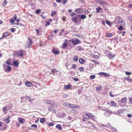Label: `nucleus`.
Returning <instances> with one entry per match:
<instances>
[{
  "instance_id": "57",
  "label": "nucleus",
  "mask_w": 132,
  "mask_h": 132,
  "mask_svg": "<svg viewBox=\"0 0 132 132\" xmlns=\"http://www.w3.org/2000/svg\"><path fill=\"white\" fill-rule=\"evenodd\" d=\"M10 22L11 23H13L14 22V20L13 19L11 18L10 20Z\"/></svg>"
},
{
  "instance_id": "40",
  "label": "nucleus",
  "mask_w": 132,
  "mask_h": 132,
  "mask_svg": "<svg viewBox=\"0 0 132 132\" xmlns=\"http://www.w3.org/2000/svg\"><path fill=\"white\" fill-rule=\"evenodd\" d=\"M6 63L9 65H10L11 64V63H10V61L9 60H8L6 61Z\"/></svg>"
},
{
  "instance_id": "35",
  "label": "nucleus",
  "mask_w": 132,
  "mask_h": 132,
  "mask_svg": "<svg viewBox=\"0 0 132 132\" xmlns=\"http://www.w3.org/2000/svg\"><path fill=\"white\" fill-rule=\"evenodd\" d=\"M112 36V34L111 33H108L107 34L106 37H111Z\"/></svg>"
},
{
  "instance_id": "34",
  "label": "nucleus",
  "mask_w": 132,
  "mask_h": 132,
  "mask_svg": "<svg viewBox=\"0 0 132 132\" xmlns=\"http://www.w3.org/2000/svg\"><path fill=\"white\" fill-rule=\"evenodd\" d=\"M96 77L94 75H92L90 77V79H93L95 78Z\"/></svg>"
},
{
  "instance_id": "5",
  "label": "nucleus",
  "mask_w": 132,
  "mask_h": 132,
  "mask_svg": "<svg viewBox=\"0 0 132 132\" xmlns=\"http://www.w3.org/2000/svg\"><path fill=\"white\" fill-rule=\"evenodd\" d=\"M28 39L29 42L27 43L26 44V47L28 48H29L31 47L32 44V41L30 38L28 37Z\"/></svg>"
},
{
  "instance_id": "24",
  "label": "nucleus",
  "mask_w": 132,
  "mask_h": 132,
  "mask_svg": "<svg viewBox=\"0 0 132 132\" xmlns=\"http://www.w3.org/2000/svg\"><path fill=\"white\" fill-rule=\"evenodd\" d=\"M70 103L67 102H65L63 103L64 106L67 107H69Z\"/></svg>"
},
{
  "instance_id": "38",
  "label": "nucleus",
  "mask_w": 132,
  "mask_h": 132,
  "mask_svg": "<svg viewBox=\"0 0 132 132\" xmlns=\"http://www.w3.org/2000/svg\"><path fill=\"white\" fill-rule=\"evenodd\" d=\"M45 121V119L44 118H42L40 119V121L41 122L43 123Z\"/></svg>"
},
{
  "instance_id": "17",
  "label": "nucleus",
  "mask_w": 132,
  "mask_h": 132,
  "mask_svg": "<svg viewBox=\"0 0 132 132\" xmlns=\"http://www.w3.org/2000/svg\"><path fill=\"white\" fill-rule=\"evenodd\" d=\"M96 2L97 3L102 5L103 4L105 3V2L101 0H96Z\"/></svg>"
},
{
  "instance_id": "33",
  "label": "nucleus",
  "mask_w": 132,
  "mask_h": 132,
  "mask_svg": "<svg viewBox=\"0 0 132 132\" xmlns=\"http://www.w3.org/2000/svg\"><path fill=\"white\" fill-rule=\"evenodd\" d=\"M58 71L56 70L55 69H53L51 70V72L53 73H55L58 72Z\"/></svg>"
},
{
  "instance_id": "15",
  "label": "nucleus",
  "mask_w": 132,
  "mask_h": 132,
  "mask_svg": "<svg viewBox=\"0 0 132 132\" xmlns=\"http://www.w3.org/2000/svg\"><path fill=\"white\" fill-rule=\"evenodd\" d=\"M25 84L28 87H30L31 86L32 84L31 82L28 81H27L26 82Z\"/></svg>"
},
{
  "instance_id": "31",
  "label": "nucleus",
  "mask_w": 132,
  "mask_h": 132,
  "mask_svg": "<svg viewBox=\"0 0 132 132\" xmlns=\"http://www.w3.org/2000/svg\"><path fill=\"white\" fill-rule=\"evenodd\" d=\"M73 60L75 62H76L78 60V57L77 56H75L73 58Z\"/></svg>"
},
{
  "instance_id": "9",
  "label": "nucleus",
  "mask_w": 132,
  "mask_h": 132,
  "mask_svg": "<svg viewBox=\"0 0 132 132\" xmlns=\"http://www.w3.org/2000/svg\"><path fill=\"white\" fill-rule=\"evenodd\" d=\"M75 12L77 14H80L82 12V9L81 8L76 9L75 10Z\"/></svg>"
},
{
  "instance_id": "48",
  "label": "nucleus",
  "mask_w": 132,
  "mask_h": 132,
  "mask_svg": "<svg viewBox=\"0 0 132 132\" xmlns=\"http://www.w3.org/2000/svg\"><path fill=\"white\" fill-rule=\"evenodd\" d=\"M68 96V95L66 94H64L62 95V97L63 98H65L67 97Z\"/></svg>"
},
{
  "instance_id": "46",
  "label": "nucleus",
  "mask_w": 132,
  "mask_h": 132,
  "mask_svg": "<svg viewBox=\"0 0 132 132\" xmlns=\"http://www.w3.org/2000/svg\"><path fill=\"white\" fill-rule=\"evenodd\" d=\"M6 0H4V2L2 4V5L3 6H5L6 5Z\"/></svg>"
},
{
  "instance_id": "51",
  "label": "nucleus",
  "mask_w": 132,
  "mask_h": 132,
  "mask_svg": "<svg viewBox=\"0 0 132 132\" xmlns=\"http://www.w3.org/2000/svg\"><path fill=\"white\" fill-rule=\"evenodd\" d=\"M101 87H97L96 88V90L98 91H100L101 89Z\"/></svg>"
},
{
  "instance_id": "8",
  "label": "nucleus",
  "mask_w": 132,
  "mask_h": 132,
  "mask_svg": "<svg viewBox=\"0 0 132 132\" xmlns=\"http://www.w3.org/2000/svg\"><path fill=\"white\" fill-rule=\"evenodd\" d=\"M9 35V33L8 32H5L2 34V37L0 38V40H2L3 39L7 37Z\"/></svg>"
},
{
  "instance_id": "41",
  "label": "nucleus",
  "mask_w": 132,
  "mask_h": 132,
  "mask_svg": "<svg viewBox=\"0 0 132 132\" xmlns=\"http://www.w3.org/2000/svg\"><path fill=\"white\" fill-rule=\"evenodd\" d=\"M97 12H99L101 10V8L100 7H98V8L96 9Z\"/></svg>"
},
{
  "instance_id": "29",
  "label": "nucleus",
  "mask_w": 132,
  "mask_h": 132,
  "mask_svg": "<svg viewBox=\"0 0 132 132\" xmlns=\"http://www.w3.org/2000/svg\"><path fill=\"white\" fill-rule=\"evenodd\" d=\"M91 61L93 62H94L95 64H96L98 65L99 64V62L97 60H91Z\"/></svg>"
},
{
  "instance_id": "63",
  "label": "nucleus",
  "mask_w": 132,
  "mask_h": 132,
  "mask_svg": "<svg viewBox=\"0 0 132 132\" xmlns=\"http://www.w3.org/2000/svg\"><path fill=\"white\" fill-rule=\"evenodd\" d=\"M126 32V31H125L122 32V36H125Z\"/></svg>"
},
{
  "instance_id": "11",
  "label": "nucleus",
  "mask_w": 132,
  "mask_h": 132,
  "mask_svg": "<svg viewBox=\"0 0 132 132\" xmlns=\"http://www.w3.org/2000/svg\"><path fill=\"white\" fill-rule=\"evenodd\" d=\"M69 107H70L71 108H79V106L77 105H76L75 104H70V106Z\"/></svg>"
},
{
  "instance_id": "54",
  "label": "nucleus",
  "mask_w": 132,
  "mask_h": 132,
  "mask_svg": "<svg viewBox=\"0 0 132 132\" xmlns=\"http://www.w3.org/2000/svg\"><path fill=\"white\" fill-rule=\"evenodd\" d=\"M13 18L15 20H16L17 19V17L16 16V14H15L14 15L13 17Z\"/></svg>"
},
{
  "instance_id": "6",
  "label": "nucleus",
  "mask_w": 132,
  "mask_h": 132,
  "mask_svg": "<svg viewBox=\"0 0 132 132\" xmlns=\"http://www.w3.org/2000/svg\"><path fill=\"white\" fill-rule=\"evenodd\" d=\"M24 51L23 50H21L18 51L17 54L20 57H22L23 55Z\"/></svg>"
},
{
  "instance_id": "12",
  "label": "nucleus",
  "mask_w": 132,
  "mask_h": 132,
  "mask_svg": "<svg viewBox=\"0 0 132 132\" xmlns=\"http://www.w3.org/2000/svg\"><path fill=\"white\" fill-rule=\"evenodd\" d=\"M45 103L47 104H51L52 105H54L55 103L52 101L49 100H47L45 102Z\"/></svg>"
},
{
  "instance_id": "14",
  "label": "nucleus",
  "mask_w": 132,
  "mask_h": 132,
  "mask_svg": "<svg viewBox=\"0 0 132 132\" xmlns=\"http://www.w3.org/2000/svg\"><path fill=\"white\" fill-rule=\"evenodd\" d=\"M65 43L64 44L62 45V47L63 49L66 48L68 46L67 44H66V43H67L68 42V41L66 39L65 40Z\"/></svg>"
},
{
  "instance_id": "62",
  "label": "nucleus",
  "mask_w": 132,
  "mask_h": 132,
  "mask_svg": "<svg viewBox=\"0 0 132 132\" xmlns=\"http://www.w3.org/2000/svg\"><path fill=\"white\" fill-rule=\"evenodd\" d=\"M50 22L49 21H48L46 22V26H48V25H50Z\"/></svg>"
},
{
  "instance_id": "28",
  "label": "nucleus",
  "mask_w": 132,
  "mask_h": 132,
  "mask_svg": "<svg viewBox=\"0 0 132 132\" xmlns=\"http://www.w3.org/2000/svg\"><path fill=\"white\" fill-rule=\"evenodd\" d=\"M111 104L112 106H116L117 104L115 103L113 101H111Z\"/></svg>"
},
{
  "instance_id": "61",
  "label": "nucleus",
  "mask_w": 132,
  "mask_h": 132,
  "mask_svg": "<svg viewBox=\"0 0 132 132\" xmlns=\"http://www.w3.org/2000/svg\"><path fill=\"white\" fill-rule=\"evenodd\" d=\"M89 12L88 10H85L84 12V13L85 14H88L89 13Z\"/></svg>"
},
{
  "instance_id": "45",
  "label": "nucleus",
  "mask_w": 132,
  "mask_h": 132,
  "mask_svg": "<svg viewBox=\"0 0 132 132\" xmlns=\"http://www.w3.org/2000/svg\"><path fill=\"white\" fill-rule=\"evenodd\" d=\"M80 63L81 64H82V58H80L79 60Z\"/></svg>"
},
{
  "instance_id": "52",
  "label": "nucleus",
  "mask_w": 132,
  "mask_h": 132,
  "mask_svg": "<svg viewBox=\"0 0 132 132\" xmlns=\"http://www.w3.org/2000/svg\"><path fill=\"white\" fill-rule=\"evenodd\" d=\"M40 10H37L36 11V14L39 13L40 12Z\"/></svg>"
},
{
  "instance_id": "25",
  "label": "nucleus",
  "mask_w": 132,
  "mask_h": 132,
  "mask_svg": "<svg viewBox=\"0 0 132 132\" xmlns=\"http://www.w3.org/2000/svg\"><path fill=\"white\" fill-rule=\"evenodd\" d=\"M18 120L20 122L22 123L24 122V119H23L20 118Z\"/></svg>"
},
{
  "instance_id": "53",
  "label": "nucleus",
  "mask_w": 132,
  "mask_h": 132,
  "mask_svg": "<svg viewBox=\"0 0 132 132\" xmlns=\"http://www.w3.org/2000/svg\"><path fill=\"white\" fill-rule=\"evenodd\" d=\"M67 2V0H63L62 1V3L64 4Z\"/></svg>"
},
{
  "instance_id": "1",
  "label": "nucleus",
  "mask_w": 132,
  "mask_h": 132,
  "mask_svg": "<svg viewBox=\"0 0 132 132\" xmlns=\"http://www.w3.org/2000/svg\"><path fill=\"white\" fill-rule=\"evenodd\" d=\"M123 22V20L119 16H118L116 18L113 22L114 24H121Z\"/></svg>"
},
{
  "instance_id": "59",
  "label": "nucleus",
  "mask_w": 132,
  "mask_h": 132,
  "mask_svg": "<svg viewBox=\"0 0 132 132\" xmlns=\"http://www.w3.org/2000/svg\"><path fill=\"white\" fill-rule=\"evenodd\" d=\"M73 80L75 81H79V79L77 78H73Z\"/></svg>"
},
{
  "instance_id": "56",
  "label": "nucleus",
  "mask_w": 132,
  "mask_h": 132,
  "mask_svg": "<svg viewBox=\"0 0 132 132\" xmlns=\"http://www.w3.org/2000/svg\"><path fill=\"white\" fill-rule=\"evenodd\" d=\"M126 74L127 75H130L131 74V73L130 72H126Z\"/></svg>"
},
{
  "instance_id": "26",
  "label": "nucleus",
  "mask_w": 132,
  "mask_h": 132,
  "mask_svg": "<svg viewBox=\"0 0 132 132\" xmlns=\"http://www.w3.org/2000/svg\"><path fill=\"white\" fill-rule=\"evenodd\" d=\"M36 34L37 36H39L41 35V34L40 33H39V30L38 29H36Z\"/></svg>"
},
{
  "instance_id": "10",
  "label": "nucleus",
  "mask_w": 132,
  "mask_h": 132,
  "mask_svg": "<svg viewBox=\"0 0 132 132\" xmlns=\"http://www.w3.org/2000/svg\"><path fill=\"white\" fill-rule=\"evenodd\" d=\"M98 75H102L106 77H109L110 76L109 74L105 72H100L99 73Z\"/></svg>"
},
{
  "instance_id": "30",
  "label": "nucleus",
  "mask_w": 132,
  "mask_h": 132,
  "mask_svg": "<svg viewBox=\"0 0 132 132\" xmlns=\"http://www.w3.org/2000/svg\"><path fill=\"white\" fill-rule=\"evenodd\" d=\"M13 64L15 66L18 65V63L17 61H15L13 63Z\"/></svg>"
},
{
  "instance_id": "23",
  "label": "nucleus",
  "mask_w": 132,
  "mask_h": 132,
  "mask_svg": "<svg viewBox=\"0 0 132 132\" xmlns=\"http://www.w3.org/2000/svg\"><path fill=\"white\" fill-rule=\"evenodd\" d=\"M71 87V86L70 84L65 85L64 87V88L66 89H70Z\"/></svg>"
},
{
  "instance_id": "3",
  "label": "nucleus",
  "mask_w": 132,
  "mask_h": 132,
  "mask_svg": "<svg viewBox=\"0 0 132 132\" xmlns=\"http://www.w3.org/2000/svg\"><path fill=\"white\" fill-rule=\"evenodd\" d=\"M106 55L110 59H111L113 57L115 56V55L114 54L112 53L109 51H108L106 52Z\"/></svg>"
},
{
  "instance_id": "27",
  "label": "nucleus",
  "mask_w": 132,
  "mask_h": 132,
  "mask_svg": "<svg viewBox=\"0 0 132 132\" xmlns=\"http://www.w3.org/2000/svg\"><path fill=\"white\" fill-rule=\"evenodd\" d=\"M77 17H75L72 18V21L75 22H77Z\"/></svg>"
},
{
  "instance_id": "37",
  "label": "nucleus",
  "mask_w": 132,
  "mask_h": 132,
  "mask_svg": "<svg viewBox=\"0 0 132 132\" xmlns=\"http://www.w3.org/2000/svg\"><path fill=\"white\" fill-rule=\"evenodd\" d=\"M106 22L109 26H110L112 24V23H111L110 22H109V21L106 20Z\"/></svg>"
},
{
  "instance_id": "4",
  "label": "nucleus",
  "mask_w": 132,
  "mask_h": 132,
  "mask_svg": "<svg viewBox=\"0 0 132 132\" xmlns=\"http://www.w3.org/2000/svg\"><path fill=\"white\" fill-rule=\"evenodd\" d=\"M79 41V40L78 39H72L70 40V42H71L72 44L75 45L78 44Z\"/></svg>"
},
{
  "instance_id": "64",
  "label": "nucleus",
  "mask_w": 132,
  "mask_h": 132,
  "mask_svg": "<svg viewBox=\"0 0 132 132\" xmlns=\"http://www.w3.org/2000/svg\"><path fill=\"white\" fill-rule=\"evenodd\" d=\"M130 103H132V98H130L129 99Z\"/></svg>"
},
{
  "instance_id": "50",
  "label": "nucleus",
  "mask_w": 132,
  "mask_h": 132,
  "mask_svg": "<svg viewBox=\"0 0 132 132\" xmlns=\"http://www.w3.org/2000/svg\"><path fill=\"white\" fill-rule=\"evenodd\" d=\"M123 27L122 26H121L119 27L118 28V29L119 30H121L123 29Z\"/></svg>"
},
{
  "instance_id": "2",
  "label": "nucleus",
  "mask_w": 132,
  "mask_h": 132,
  "mask_svg": "<svg viewBox=\"0 0 132 132\" xmlns=\"http://www.w3.org/2000/svg\"><path fill=\"white\" fill-rule=\"evenodd\" d=\"M83 121H85V123H87V127H88L89 128L91 129H93L94 128L95 126L93 125V123L91 122L90 121H86L84 120L83 119Z\"/></svg>"
},
{
  "instance_id": "16",
  "label": "nucleus",
  "mask_w": 132,
  "mask_h": 132,
  "mask_svg": "<svg viewBox=\"0 0 132 132\" xmlns=\"http://www.w3.org/2000/svg\"><path fill=\"white\" fill-rule=\"evenodd\" d=\"M102 110L104 111H106L107 112L113 113L110 110L106 108H104L102 109Z\"/></svg>"
},
{
  "instance_id": "19",
  "label": "nucleus",
  "mask_w": 132,
  "mask_h": 132,
  "mask_svg": "<svg viewBox=\"0 0 132 132\" xmlns=\"http://www.w3.org/2000/svg\"><path fill=\"white\" fill-rule=\"evenodd\" d=\"M127 98L126 97H124L121 100V101L122 103H123L125 102L127 100Z\"/></svg>"
},
{
  "instance_id": "36",
  "label": "nucleus",
  "mask_w": 132,
  "mask_h": 132,
  "mask_svg": "<svg viewBox=\"0 0 132 132\" xmlns=\"http://www.w3.org/2000/svg\"><path fill=\"white\" fill-rule=\"evenodd\" d=\"M56 12L54 11H52L51 13V15L52 16L55 15L56 14Z\"/></svg>"
},
{
  "instance_id": "7",
  "label": "nucleus",
  "mask_w": 132,
  "mask_h": 132,
  "mask_svg": "<svg viewBox=\"0 0 132 132\" xmlns=\"http://www.w3.org/2000/svg\"><path fill=\"white\" fill-rule=\"evenodd\" d=\"M92 115V114L90 113H85V114L83 115V118L86 119H89Z\"/></svg>"
},
{
  "instance_id": "44",
  "label": "nucleus",
  "mask_w": 132,
  "mask_h": 132,
  "mask_svg": "<svg viewBox=\"0 0 132 132\" xmlns=\"http://www.w3.org/2000/svg\"><path fill=\"white\" fill-rule=\"evenodd\" d=\"M31 127H34L36 129L37 128V126L36 124L32 125H31Z\"/></svg>"
},
{
  "instance_id": "60",
  "label": "nucleus",
  "mask_w": 132,
  "mask_h": 132,
  "mask_svg": "<svg viewBox=\"0 0 132 132\" xmlns=\"http://www.w3.org/2000/svg\"><path fill=\"white\" fill-rule=\"evenodd\" d=\"M64 29H62L61 30V32H60V33L59 35H61V33H62V32H63V31H64Z\"/></svg>"
},
{
  "instance_id": "42",
  "label": "nucleus",
  "mask_w": 132,
  "mask_h": 132,
  "mask_svg": "<svg viewBox=\"0 0 132 132\" xmlns=\"http://www.w3.org/2000/svg\"><path fill=\"white\" fill-rule=\"evenodd\" d=\"M111 128L112 129V130L114 132H116L117 131L116 129L113 127H111Z\"/></svg>"
},
{
  "instance_id": "13",
  "label": "nucleus",
  "mask_w": 132,
  "mask_h": 132,
  "mask_svg": "<svg viewBox=\"0 0 132 132\" xmlns=\"http://www.w3.org/2000/svg\"><path fill=\"white\" fill-rule=\"evenodd\" d=\"M11 118V116H8L7 118L5 120V122L7 123H8L10 122V120L9 119Z\"/></svg>"
},
{
  "instance_id": "39",
  "label": "nucleus",
  "mask_w": 132,
  "mask_h": 132,
  "mask_svg": "<svg viewBox=\"0 0 132 132\" xmlns=\"http://www.w3.org/2000/svg\"><path fill=\"white\" fill-rule=\"evenodd\" d=\"M54 123L53 122H51L48 124L49 126H52L54 125Z\"/></svg>"
},
{
  "instance_id": "20",
  "label": "nucleus",
  "mask_w": 132,
  "mask_h": 132,
  "mask_svg": "<svg viewBox=\"0 0 132 132\" xmlns=\"http://www.w3.org/2000/svg\"><path fill=\"white\" fill-rule=\"evenodd\" d=\"M56 128L59 129V130H61L62 129V126L60 124L57 125L56 126Z\"/></svg>"
},
{
  "instance_id": "47",
  "label": "nucleus",
  "mask_w": 132,
  "mask_h": 132,
  "mask_svg": "<svg viewBox=\"0 0 132 132\" xmlns=\"http://www.w3.org/2000/svg\"><path fill=\"white\" fill-rule=\"evenodd\" d=\"M3 68H4V70H5V72H6V70H5V68L6 67V65L5 64H4L3 65Z\"/></svg>"
},
{
  "instance_id": "18",
  "label": "nucleus",
  "mask_w": 132,
  "mask_h": 132,
  "mask_svg": "<svg viewBox=\"0 0 132 132\" xmlns=\"http://www.w3.org/2000/svg\"><path fill=\"white\" fill-rule=\"evenodd\" d=\"M52 51L55 55H58L60 53V52L59 51H56L54 50H52Z\"/></svg>"
},
{
  "instance_id": "21",
  "label": "nucleus",
  "mask_w": 132,
  "mask_h": 132,
  "mask_svg": "<svg viewBox=\"0 0 132 132\" xmlns=\"http://www.w3.org/2000/svg\"><path fill=\"white\" fill-rule=\"evenodd\" d=\"M92 119L94 121H96V118L94 115L92 114V115L91 116L90 118Z\"/></svg>"
},
{
  "instance_id": "22",
  "label": "nucleus",
  "mask_w": 132,
  "mask_h": 132,
  "mask_svg": "<svg viewBox=\"0 0 132 132\" xmlns=\"http://www.w3.org/2000/svg\"><path fill=\"white\" fill-rule=\"evenodd\" d=\"M11 67L9 65H8L7 66L6 68V71H7L8 72L11 71Z\"/></svg>"
},
{
  "instance_id": "43",
  "label": "nucleus",
  "mask_w": 132,
  "mask_h": 132,
  "mask_svg": "<svg viewBox=\"0 0 132 132\" xmlns=\"http://www.w3.org/2000/svg\"><path fill=\"white\" fill-rule=\"evenodd\" d=\"M10 31L12 32H14L16 30V29L14 28H11L10 29Z\"/></svg>"
},
{
  "instance_id": "55",
  "label": "nucleus",
  "mask_w": 132,
  "mask_h": 132,
  "mask_svg": "<svg viewBox=\"0 0 132 132\" xmlns=\"http://www.w3.org/2000/svg\"><path fill=\"white\" fill-rule=\"evenodd\" d=\"M126 80H128L130 81H132V78H126Z\"/></svg>"
},
{
  "instance_id": "49",
  "label": "nucleus",
  "mask_w": 132,
  "mask_h": 132,
  "mask_svg": "<svg viewBox=\"0 0 132 132\" xmlns=\"http://www.w3.org/2000/svg\"><path fill=\"white\" fill-rule=\"evenodd\" d=\"M17 25H20L21 26L23 27H25V26L24 25H23V24H20V23H17Z\"/></svg>"
},
{
  "instance_id": "58",
  "label": "nucleus",
  "mask_w": 132,
  "mask_h": 132,
  "mask_svg": "<svg viewBox=\"0 0 132 132\" xmlns=\"http://www.w3.org/2000/svg\"><path fill=\"white\" fill-rule=\"evenodd\" d=\"M89 66L90 67V68H92L94 67V65L93 64H90L89 65Z\"/></svg>"
},
{
  "instance_id": "32",
  "label": "nucleus",
  "mask_w": 132,
  "mask_h": 132,
  "mask_svg": "<svg viewBox=\"0 0 132 132\" xmlns=\"http://www.w3.org/2000/svg\"><path fill=\"white\" fill-rule=\"evenodd\" d=\"M53 37L54 36L52 35L48 36V38L49 40H51L52 39Z\"/></svg>"
}]
</instances>
